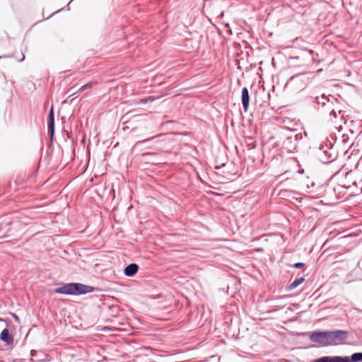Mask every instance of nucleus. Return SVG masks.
I'll use <instances>...</instances> for the list:
<instances>
[{"label":"nucleus","mask_w":362,"mask_h":362,"mask_svg":"<svg viewBox=\"0 0 362 362\" xmlns=\"http://www.w3.org/2000/svg\"><path fill=\"white\" fill-rule=\"evenodd\" d=\"M314 185H315V183H314V182H312V184H311V187H314Z\"/></svg>","instance_id":"22"},{"label":"nucleus","mask_w":362,"mask_h":362,"mask_svg":"<svg viewBox=\"0 0 362 362\" xmlns=\"http://www.w3.org/2000/svg\"><path fill=\"white\" fill-rule=\"evenodd\" d=\"M348 115H345V112H341V114L339 115L336 112L335 115L333 113L328 114L327 120L331 122L336 129L340 132L342 129L344 124L346 123Z\"/></svg>","instance_id":"4"},{"label":"nucleus","mask_w":362,"mask_h":362,"mask_svg":"<svg viewBox=\"0 0 362 362\" xmlns=\"http://www.w3.org/2000/svg\"><path fill=\"white\" fill-rule=\"evenodd\" d=\"M94 291V287L85 285L81 283H68L64 284L60 287L54 290L56 293L78 296L91 293Z\"/></svg>","instance_id":"2"},{"label":"nucleus","mask_w":362,"mask_h":362,"mask_svg":"<svg viewBox=\"0 0 362 362\" xmlns=\"http://www.w3.org/2000/svg\"><path fill=\"white\" fill-rule=\"evenodd\" d=\"M139 270V266L135 263H132L127 266L124 270V273L127 276H134Z\"/></svg>","instance_id":"11"},{"label":"nucleus","mask_w":362,"mask_h":362,"mask_svg":"<svg viewBox=\"0 0 362 362\" xmlns=\"http://www.w3.org/2000/svg\"><path fill=\"white\" fill-rule=\"evenodd\" d=\"M163 136V134H159V135H157V136H152L151 138H148V139H144V140H141V141H139L137 142H136V144H134V147H136L138 146H139L140 144H144V143H147L150 141H153L154 139H156V138L159 137V136Z\"/></svg>","instance_id":"14"},{"label":"nucleus","mask_w":362,"mask_h":362,"mask_svg":"<svg viewBox=\"0 0 362 362\" xmlns=\"http://www.w3.org/2000/svg\"><path fill=\"white\" fill-rule=\"evenodd\" d=\"M221 16H223V12L221 13Z\"/></svg>","instance_id":"23"},{"label":"nucleus","mask_w":362,"mask_h":362,"mask_svg":"<svg viewBox=\"0 0 362 362\" xmlns=\"http://www.w3.org/2000/svg\"><path fill=\"white\" fill-rule=\"evenodd\" d=\"M296 78V77H292V78H291V81H293V80H294Z\"/></svg>","instance_id":"21"},{"label":"nucleus","mask_w":362,"mask_h":362,"mask_svg":"<svg viewBox=\"0 0 362 362\" xmlns=\"http://www.w3.org/2000/svg\"><path fill=\"white\" fill-rule=\"evenodd\" d=\"M313 362H334V356H323L314 360Z\"/></svg>","instance_id":"15"},{"label":"nucleus","mask_w":362,"mask_h":362,"mask_svg":"<svg viewBox=\"0 0 362 362\" xmlns=\"http://www.w3.org/2000/svg\"><path fill=\"white\" fill-rule=\"evenodd\" d=\"M318 157L322 163H329L336 158L337 155L332 147H328V146L326 145L325 146L320 148Z\"/></svg>","instance_id":"3"},{"label":"nucleus","mask_w":362,"mask_h":362,"mask_svg":"<svg viewBox=\"0 0 362 362\" xmlns=\"http://www.w3.org/2000/svg\"><path fill=\"white\" fill-rule=\"evenodd\" d=\"M304 266H305L304 263L297 262V263L293 264L291 267L293 268L300 269V268L303 267Z\"/></svg>","instance_id":"18"},{"label":"nucleus","mask_w":362,"mask_h":362,"mask_svg":"<svg viewBox=\"0 0 362 362\" xmlns=\"http://www.w3.org/2000/svg\"><path fill=\"white\" fill-rule=\"evenodd\" d=\"M348 337V332L345 330L336 329L329 331L330 346L338 344L340 341L345 340Z\"/></svg>","instance_id":"6"},{"label":"nucleus","mask_w":362,"mask_h":362,"mask_svg":"<svg viewBox=\"0 0 362 362\" xmlns=\"http://www.w3.org/2000/svg\"><path fill=\"white\" fill-rule=\"evenodd\" d=\"M2 57H0V59Z\"/></svg>","instance_id":"25"},{"label":"nucleus","mask_w":362,"mask_h":362,"mask_svg":"<svg viewBox=\"0 0 362 362\" xmlns=\"http://www.w3.org/2000/svg\"><path fill=\"white\" fill-rule=\"evenodd\" d=\"M13 317H14V319H15V320H16V322H20L19 317H18V316L17 315H16V314H13Z\"/></svg>","instance_id":"19"},{"label":"nucleus","mask_w":362,"mask_h":362,"mask_svg":"<svg viewBox=\"0 0 362 362\" xmlns=\"http://www.w3.org/2000/svg\"><path fill=\"white\" fill-rule=\"evenodd\" d=\"M0 339L6 343V345L9 346L13 344V337L9 334L7 329H4L0 334Z\"/></svg>","instance_id":"10"},{"label":"nucleus","mask_w":362,"mask_h":362,"mask_svg":"<svg viewBox=\"0 0 362 362\" xmlns=\"http://www.w3.org/2000/svg\"><path fill=\"white\" fill-rule=\"evenodd\" d=\"M315 102L318 104H322L325 108V111L328 114L338 112L339 115L341 114V112H346L345 108L346 107V103L339 94L335 95H325L322 93L319 95L315 96Z\"/></svg>","instance_id":"1"},{"label":"nucleus","mask_w":362,"mask_h":362,"mask_svg":"<svg viewBox=\"0 0 362 362\" xmlns=\"http://www.w3.org/2000/svg\"><path fill=\"white\" fill-rule=\"evenodd\" d=\"M362 361V353L357 352L349 356H334V362H358Z\"/></svg>","instance_id":"8"},{"label":"nucleus","mask_w":362,"mask_h":362,"mask_svg":"<svg viewBox=\"0 0 362 362\" xmlns=\"http://www.w3.org/2000/svg\"><path fill=\"white\" fill-rule=\"evenodd\" d=\"M242 103L244 111L246 112L248 110L250 104V95L249 92H242Z\"/></svg>","instance_id":"12"},{"label":"nucleus","mask_w":362,"mask_h":362,"mask_svg":"<svg viewBox=\"0 0 362 362\" xmlns=\"http://www.w3.org/2000/svg\"><path fill=\"white\" fill-rule=\"evenodd\" d=\"M310 339L322 346H330L329 331L315 332L310 334Z\"/></svg>","instance_id":"5"},{"label":"nucleus","mask_w":362,"mask_h":362,"mask_svg":"<svg viewBox=\"0 0 362 362\" xmlns=\"http://www.w3.org/2000/svg\"><path fill=\"white\" fill-rule=\"evenodd\" d=\"M93 83H88L83 84L81 86H80V88L78 89V90H84L85 89H87V88H93Z\"/></svg>","instance_id":"17"},{"label":"nucleus","mask_w":362,"mask_h":362,"mask_svg":"<svg viewBox=\"0 0 362 362\" xmlns=\"http://www.w3.org/2000/svg\"><path fill=\"white\" fill-rule=\"evenodd\" d=\"M161 96H157V97H154V96H150V97H148L146 98H144V99H141L140 100V102L139 103L140 104H146L148 102H153L156 99H158L160 98Z\"/></svg>","instance_id":"16"},{"label":"nucleus","mask_w":362,"mask_h":362,"mask_svg":"<svg viewBox=\"0 0 362 362\" xmlns=\"http://www.w3.org/2000/svg\"><path fill=\"white\" fill-rule=\"evenodd\" d=\"M270 99L269 92H255V103L259 106H267L269 105Z\"/></svg>","instance_id":"7"},{"label":"nucleus","mask_w":362,"mask_h":362,"mask_svg":"<svg viewBox=\"0 0 362 362\" xmlns=\"http://www.w3.org/2000/svg\"><path fill=\"white\" fill-rule=\"evenodd\" d=\"M0 321H3V319L0 317Z\"/></svg>","instance_id":"24"},{"label":"nucleus","mask_w":362,"mask_h":362,"mask_svg":"<svg viewBox=\"0 0 362 362\" xmlns=\"http://www.w3.org/2000/svg\"><path fill=\"white\" fill-rule=\"evenodd\" d=\"M305 278L300 277L298 279H296L290 285L288 286V291H292L300 285L303 282H304Z\"/></svg>","instance_id":"13"},{"label":"nucleus","mask_w":362,"mask_h":362,"mask_svg":"<svg viewBox=\"0 0 362 362\" xmlns=\"http://www.w3.org/2000/svg\"><path fill=\"white\" fill-rule=\"evenodd\" d=\"M47 132L51 140H52L54 134V114L52 106L48 114Z\"/></svg>","instance_id":"9"},{"label":"nucleus","mask_w":362,"mask_h":362,"mask_svg":"<svg viewBox=\"0 0 362 362\" xmlns=\"http://www.w3.org/2000/svg\"><path fill=\"white\" fill-rule=\"evenodd\" d=\"M242 90L246 91V90H247V89L246 88H243L242 89Z\"/></svg>","instance_id":"20"}]
</instances>
